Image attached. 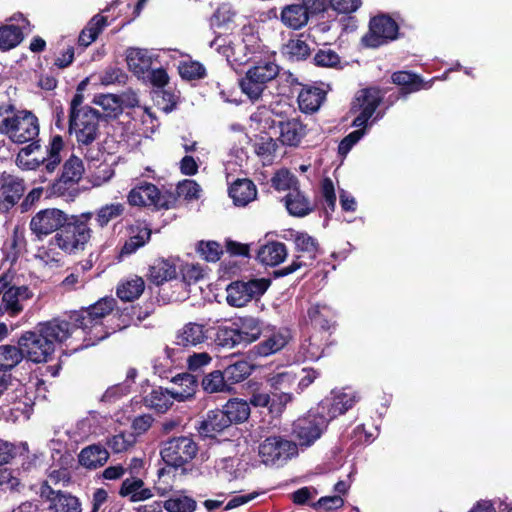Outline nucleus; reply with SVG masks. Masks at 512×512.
Segmentation results:
<instances>
[{
  "label": "nucleus",
  "instance_id": "nucleus-1",
  "mask_svg": "<svg viewBox=\"0 0 512 512\" xmlns=\"http://www.w3.org/2000/svg\"><path fill=\"white\" fill-rule=\"evenodd\" d=\"M73 339L71 323L55 318L37 325L32 331L22 334L18 340L24 356L35 363L47 362L55 351L56 343H64Z\"/></svg>",
  "mask_w": 512,
  "mask_h": 512
},
{
  "label": "nucleus",
  "instance_id": "nucleus-2",
  "mask_svg": "<svg viewBox=\"0 0 512 512\" xmlns=\"http://www.w3.org/2000/svg\"><path fill=\"white\" fill-rule=\"evenodd\" d=\"M114 305L113 298H103L89 308L69 315L66 321L73 328V339L83 340L73 348L74 351L95 345L109 336L110 331L106 329L103 319L113 311Z\"/></svg>",
  "mask_w": 512,
  "mask_h": 512
},
{
  "label": "nucleus",
  "instance_id": "nucleus-3",
  "mask_svg": "<svg viewBox=\"0 0 512 512\" xmlns=\"http://www.w3.org/2000/svg\"><path fill=\"white\" fill-rule=\"evenodd\" d=\"M382 100L381 91L377 88L363 89L357 93L355 101L352 105V111L358 112L354 118L352 126L359 129L351 132L342 139L338 146V152L342 156H346L352 147L365 135V128L369 119L374 115Z\"/></svg>",
  "mask_w": 512,
  "mask_h": 512
},
{
  "label": "nucleus",
  "instance_id": "nucleus-4",
  "mask_svg": "<svg viewBox=\"0 0 512 512\" xmlns=\"http://www.w3.org/2000/svg\"><path fill=\"white\" fill-rule=\"evenodd\" d=\"M64 147L61 136L52 137L49 145L43 150L38 142L23 147L16 157L17 166L23 170H35L44 165L47 172L52 173L61 162L60 152Z\"/></svg>",
  "mask_w": 512,
  "mask_h": 512
},
{
  "label": "nucleus",
  "instance_id": "nucleus-5",
  "mask_svg": "<svg viewBox=\"0 0 512 512\" xmlns=\"http://www.w3.org/2000/svg\"><path fill=\"white\" fill-rule=\"evenodd\" d=\"M264 45L256 32L255 28L251 25L242 28V39L239 43L234 44L223 49V53L227 60L237 65H244L250 60H253L257 55L262 54Z\"/></svg>",
  "mask_w": 512,
  "mask_h": 512
},
{
  "label": "nucleus",
  "instance_id": "nucleus-6",
  "mask_svg": "<svg viewBox=\"0 0 512 512\" xmlns=\"http://www.w3.org/2000/svg\"><path fill=\"white\" fill-rule=\"evenodd\" d=\"M0 316L15 318L24 310L25 302L32 298L33 293L27 286L10 284L7 275L0 276Z\"/></svg>",
  "mask_w": 512,
  "mask_h": 512
},
{
  "label": "nucleus",
  "instance_id": "nucleus-7",
  "mask_svg": "<svg viewBox=\"0 0 512 512\" xmlns=\"http://www.w3.org/2000/svg\"><path fill=\"white\" fill-rule=\"evenodd\" d=\"M91 233V229L85 222H68L51 239L50 244L58 247L65 253L74 254L85 249L86 244L91 238Z\"/></svg>",
  "mask_w": 512,
  "mask_h": 512
},
{
  "label": "nucleus",
  "instance_id": "nucleus-8",
  "mask_svg": "<svg viewBox=\"0 0 512 512\" xmlns=\"http://www.w3.org/2000/svg\"><path fill=\"white\" fill-rule=\"evenodd\" d=\"M69 133L78 145L92 144L100 134V116L95 109H84L69 116Z\"/></svg>",
  "mask_w": 512,
  "mask_h": 512
},
{
  "label": "nucleus",
  "instance_id": "nucleus-9",
  "mask_svg": "<svg viewBox=\"0 0 512 512\" xmlns=\"http://www.w3.org/2000/svg\"><path fill=\"white\" fill-rule=\"evenodd\" d=\"M298 453L297 444L278 436L266 438L258 446V456L266 466H280Z\"/></svg>",
  "mask_w": 512,
  "mask_h": 512
},
{
  "label": "nucleus",
  "instance_id": "nucleus-10",
  "mask_svg": "<svg viewBox=\"0 0 512 512\" xmlns=\"http://www.w3.org/2000/svg\"><path fill=\"white\" fill-rule=\"evenodd\" d=\"M270 285L265 278L235 281L228 285L227 303L233 307H244L253 299L261 297Z\"/></svg>",
  "mask_w": 512,
  "mask_h": 512
},
{
  "label": "nucleus",
  "instance_id": "nucleus-11",
  "mask_svg": "<svg viewBox=\"0 0 512 512\" xmlns=\"http://www.w3.org/2000/svg\"><path fill=\"white\" fill-rule=\"evenodd\" d=\"M197 452L198 446L194 440L187 436H181L165 442L161 449V457L167 465L178 468L192 461Z\"/></svg>",
  "mask_w": 512,
  "mask_h": 512
},
{
  "label": "nucleus",
  "instance_id": "nucleus-12",
  "mask_svg": "<svg viewBox=\"0 0 512 512\" xmlns=\"http://www.w3.org/2000/svg\"><path fill=\"white\" fill-rule=\"evenodd\" d=\"M68 221L69 216L64 211L57 208H47L38 211L31 218L29 228L38 240H42L63 228Z\"/></svg>",
  "mask_w": 512,
  "mask_h": 512
},
{
  "label": "nucleus",
  "instance_id": "nucleus-13",
  "mask_svg": "<svg viewBox=\"0 0 512 512\" xmlns=\"http://www.w3.org/2000/svg\"><path fill=\"white\" fill-rule=\"evenodd\" d=\"M325 416L317 409H312L304 417L294 422L293 433L302 446H310L314 443L327 427Z\"/></svg>",
  "mask_w": 512,
  "mask_h": 512
},
{
  "label": "nucleus",
  "instance_id": "nucleus-14",
  "mask_svg": "<svg viewBox=\"0 0 512 512\" xmlns=\"http://www.w3.org/2000/svg\"><path fill=\"white\" fill-rule=\"evenodd\" d=\"M38 118L29 111H21L12 115V122L7 131L8 138L18 144L37 142L39 135Z\"/></svg>",
  "mask_w": 512,
  "mask_h": 512
},
{
  "label": "nucleus",
  "instance_id": "nucleus-15",
  "mask_svg": "<svg viewBox=\"0 0 512 512\" xmlns=\"http://www.w3.org/2000/svg\"><path fill=\"white\" fill-rule=\"evenodd\" d=\"M290 236L295 244L296 250L304 253L305 255L297 256L290 265L281 269L279 272L281 276L292 274L303 266L311 265L318 250V243L316 239L308 233L292 231L290 232Z\"/></svg>",
  "mask_w": 512,
  "mask_h": 512
},
{
  "label": "nucleus",
  "instance_id": "nucleus-16",
  "mask_svg": "<svg viewBox=\"0 0 512 512\" xmlns=\"http://www.w3.org/2000/svg\"><path fill=\"white\" fill-rule=\"evenodd\" d=\"M398 25L390 17L381 15L371 19L369 32L363 37L366 46L376 48L397 37Z\"/></svg>",
  "mask_w": 512,
  "mask_h": 512
},
{
  "label": "nucleus",
  "instance_id": "nucleus-17",
  "mask_svg": "<svg viewBox=\"0 0 512 512\" xmlns=\"http://www.w3.org/2000/svg\"><path fill=\"white\" fill-rule=\"evenodd\" d=\"M356 395L351 391H331L316 407L329 423L332 419L344 414L356 403Z\"/></svg>",
  "mask_w": 512,
  "mask_h": 512
},
{
  "label": "nucleus",
  "instance_id": "nucleus-18",
  "mask_svg": "<svg viewBox=\"0 0 512 512\" xmlns=\"http://www.w3.org/2000/svg\"><path fill=\"white\" fill-rule=\"evenodd\" d=\"M40 494L48 502L50 512H82L81 501L69 492L54 490L45 483Z\"/></svg>",
  "mask_w": 512,
  "mask_h": 512
},
{
  "label": "nucleus",
  "instance_id": "nucleus-19",
  "mask_svg": "<svg viewBox=\"0 0 512 512\" xmlns=\"http://www.w3.org/2000/svg\"><path fill=\"white\" fill-rule=\"evenodd\" d=\"M127 200L131 206H152L156 209L168 208L166 197L160 193L154 184L146 182L132 188Z\"/></svg>",
  "mask_w": 512,
  "mask_h": 512
},
{
  "label": "nucleus",
  "instance_id": "nucleus-20",
  "mask_svg": "<svg viewBox=\"0 0 512 512\" xmlns=\"http://www.w3.org/2000/svg\"><path fill=\"white\" fill-rule=\"evenodd\" d=\"M125 60L128 69L138 78H145L158 55L153 51L140 47H128L125 51Z\"/></svg>",
  "mask_w": 512,
  "mask_h": 512
},
{
  "label": "nucleus",
  "instance_id": "nucleus-21",
  "mask_svg": "<svg viewBox=\"0 0 512 512\" xmlns=\"http://www.w3.org/2000/svg\"><path fill=\"white\" fill-rule=\"evenodd\" d=\"M24 192L22 180L3 174L0 178V213L8 212L21 198Z\"/></svg>",
  "mask_w": 512,
  "mask_h": 512
},
{
  "label": "nucleus",
  "instance_id": "nucleus-22",
  "mask_svg": "<svg viewBox=\"0 0 512 512\" xmlns=\"http://www.w3.org/2000/svg\"><path fill=\"white\" fill-rule=\"evenodd\" d=\"M309 13H312L311 8L304 2L303 4L294 3L282 8L280 20L285 27L299 30L308 23Z\"/></svg>",
  "mask_w": 512,
  "mask_h": 512
},
{
  "label": "nucleus",
  "instance_id": "nucleus-23",
  "mask_svg": "<svg viewBox=\"0 0 512 512\" xmlns=\"http://www.w3.org/2000/svg\"><path fill=\"white\" fill-rule=\"evenodd\" d=\"M278 140L285 146L297 147L306 135L305 125L296 118L279 121Z\"/></svg>",
  "mask_w": 512,
  "mask_h": 512
},
{
  "label": "nucleus",
  "instance_id": "nucleus-24",
  "mask_svg": "<svg viewBox=\"0 0 512 512\" xmlns=\"http://www.w3.org/2000/svg\"><path fill=\"white\" fill-rule=\"evenodd\" d=\"M207 339L206 330L198 323H187L176 334V344L188 347L202 344Z\"/></svg>",
  "mask_w": 512,
  "mask_h": 512
},
{
  "label": "nucleus",
  "instance_id": "nucleus-25",
  "mask_svg": "<svg viewBox=\"0 0 512 512\" xmlns=\"http://www.w3.org/2000/svg\"><path fill=\"white\" fill-rule=\"evenodd\" d=\"M288 213L295 217H305L314 210L310 200L299 190L294 189L284 197Z\"/></svg>",
  "mask_w": 512,
  "mask_h": 512
},
{
  "label": "nucleus",
  "instance_id": "nucleus-26",
  "mask_svg": "<svg viewBox=\"0 0 512 512\" xmlns=\"http://www.w3.org/2000/svg\"><path fill=\"white\" fill-rule=\"evenodd\" d=\"M325 96L326 92L319 87H303L298 94V104L300 110L304 113L316 112L323 103Z\"/></svg>",
  "mask_w": 512,
  "mask_h": 512
},
{
  "label": "nucleus",
  "instance_id": "nucleus-27",
  "mask_svg": "<svg viewBox=\"0 0 512 512\" xmlns=\"http://www.w3.org/2000/svg\"><path fill=\"white\" fill-rule=\"evenodd\" d=\"M256 195V186L248 179H238L229 188V196L236 206H246L255 200Z\"/></svg>",
  "mask_w": 512,
  "mask_h": 512
},
{
  "label": "nucleus",
  "instance_id": "nucleus-28",
  "mask_svg": "<svg viewBox=\"0 0 512 512\" xmlns=\"http://www.w3.org/2000/svg\"><path fill=\"white\" fill-rule=\"evenodd\" d=\"M287 257V249L282 242H269L261 246L257 253V259L264 265L276 266Z\"/></svg>",
  "mask_w": 512,
  "mask_h": 512
},
{
  "label": "nucleus",
  "instance_id": "nucleus-29",
  "mask_svg": "<svg viewBox=\"0 0 512 512\" xmlns=\"http://www.w3.org/2000/svg\"><path fill=\"white\" fill-rule=\"evenodd\" d=\"M119 494L122 497H129L132 502L148 500L153 497L150 488L144 486L140 478H127L122 482Z\"/></svg>",
  "mask_w": 512,
  "mask_h": 512
},
{
  "label": "nucleus",
  "instance_id": "nucleus-30",
  "mask_svg": "<svg viewBox=\"0 0 512 512\" xmlns=\"http://www.w3.org/2000/svg\"><path fill=\"white\" fill-rule=\"evenodd\" d=\"M239 339L242 343L256 341L261 335L262 329L258 319L254 317H242L233 322Z\"/></svg>",
  "mask_w": 512,
  "mask_h": 512
},
{
  "label": "nucleus",
  "instance_id": "nucleus-31",
  "mask_svg": "<svg viewBox=\"0 0 512 512\" xmlns=\"http://www.w3.org/2000/svg\"><path fill=\"white\" fill-rule=\"evenodd\" d=\"M197 501L185 491H177L163 501V508L167 512H195Z\"/></svg>",
  "mask_w": 512,
  "mask_h": 512
},
{
  "label": "nucleus",
  "instance_id": "nucleus-32",
  "mask_svg": "<svg viewBox=\"0 0 512 512\" xmlns=\"http://www.w3.org/2000/svg\"><path fill=\"white\" fill-rule=\"evenodd\" d=\"M108 458L107 450L96 444L84 448L78 456L79 463L88 469H96L103 466Z\"/></svg>",
  "mask_w": 512,
  "mask_h": 512
},
{
  "label": "nucleus",
  "instance_id": "nucleus-33",
  "mask_svg": "<svg viewBox=\"0 0 512 512\" xmlns=\"http://www.w3.org/2000/svg\"><path fill=\"white\" fill-rule=\"evenodd\" d=\"M289 332L287 330H281L271 334L268 338L260 342L254 347L255 352L259 356H269L280 351L289 340Z\"/></svg>",
  "mask_w": 512,
  "mask_h": 512
},
{
  "label": "nucleus",
  "instance_id": "nucleus-34",
  "mask_svg": "<svg viewBox=\"0 0 512 512\" xmlns=\"http://www.w3.org/2000/svg\"><path fill=\"white\" fill-rule=\"evenodd\" d=\"M145 288L144 280L141 277H128L117 286V296L122 301H133L141 296Z\"/></svg>",
  "mask_w": 512,
  "mask_h": 512
},
{
  "label": "nucleus",
  "instance_id": "nucleus-35",
  "mask_svg": "<svg viewBox=\"0 0 512 512\" xmlns=\"http://www.w3.org/2000/svg\"><path fill=\"white\" fill-rule=\"evenodd\" d=\"M176 276V266L169 260L158 259L149 268V279L156 285L172 280Z\"/></svg>",
  "mask_w": 512,
  "mask_h": 512
},
{
  "label": "nucleus",
  "instance_id": "nucleus-36",
  "mask_svg": "<svg viewBox=\"0 0 512 512\" xmlns=\"http://www.w3.org/2000/svg\"><path fill=\"white\" fill-rule=\"evenodd\" d=\"M116 314L118 315L119 323L113 331L124 329L130 325H139L149 316L147 310L143 311L141 307L134 305L125 306L121 310L118 309Z\"/></svg>",
  "mask_w": 512,
  "mask_h": 512
},
{
  "label": "nucleus",
  "instance_id": "nucleus-37",
  "mask_svg": "<svg viewBox=\"0 0 512 512\" xmlns=\"http://www.w3.org/2000/svg\"><path fill=\"white\" fill-rule=\"evenodd\" d=\"M173 395L171 390L156 387L144 397V403L147 407L155 409L158 412H166L173 404Z\"/></svg>",
  "mask_w": 512,
  "mask_h": 512
},
{
  "label": "nucleus",
  "instance_id": "nucleus-38",
  "mask_svg": "<svg viewBox=\"0 0 512 512\" xmlns=\"http://www.w3.org/2000/svg\"><path fill=\"white\" fill-rule=\"evenodd\" d=\"M151 230L146 226L132 228L131 235L124 243L120 251V257L129 256L144 246L150 239Z\"/></svg>",
  "mask_w": 512,
  "mask_h": 512
},
{
  "label": "nucleus",
  "instance_id": "nucleus-39",
  "mask_svg": "<svg viewBox=\"0 0 512 512\" xmlns=\"http://www.w3.org/2000/svg\"><path fill=\"white\" fill-rule=\"evenodd\" d=\"M224 413L230 423H243L250 416L249 403L243 399L233 398L230 399L223 406Z\"/></svg>",
  "mask_w": 512,
  "mask_h": 512
},
{
  "label": "nucleus",
  "instance_id": "nucleus-40",
  "mask_svg": "<svg viewBox=\"0 0 512 512\" xmlns=\"http://www.w3.org/2000/svg\"><path fill=\"white\" fill-rule=\"evenodd\" d=\"M230 426L224 410L209 411L205 420L199 426V430L206 436L220 432Z\"/></svg>",
  "mask_w": 512,
  "mask_h": 512
},
{
  "label": "nucleus",
  "instance_id": "nucleus-41",
  "mask_svg": "<svg viewBox=\"0 0 512 512\" xmlns=\"http://www.w3.org/2000/svg\"><path fill=\"white\" fill-rule=\"evenodd\" d=\"M247 73L256 82L266 85L267 82L273 80L278 75L279 67L274 61L265 60L258 62Z\"/></svg>",
  "mask_w": 512,
  "mask_h": 512
},
{
  "label": "nucleus",
  "instance_id": "nucleus-42",
  "mask_svg": "<svg viewBox=\"0 0 512 512\" xmlns=\"http://www.w3.org/2000/svg\"><path fill=\"white\" fill-rule=\"evenodd\" d=\"M217 468L231 481L244 476L246 464L238 457H225L217 462Z\"/></svg>",
  "mask_w": 512,
  "mask_h": 512
},
{
  "label": "nucleus",
  "instance_id": "nucleus-43",
  "mask_svg": "<svg viewBox=\"0 0 512 512\" xmlns=\"http://www.w3.org/2000/svg\"><path fill=\"white\" fill-rule=\"evenodd\" d=\"M95 430V419L90 416L77 421L67 430V435L73 442L79 443L85 441L90 435L95 433Z\"/></svg>",
  "mask_w": 512,
  "mask_h": 512
},
{
  "label": "nucleus",
  "instance_id": "nucleus-44",
  "mask_svg": "<svg viewBox=\"0 0 512 512\" xmlns=\"http://www.w3.org/2000/svg\"><path fill=\"white\" fill-rule=\"evenodd\" d=\"M174 383L179 387L171 390L174 400L185 401L192 397L196 390V381L189 374L178 375L174 378Z\"/></svg>",
  "mask_w": 512,
  "mask_h": 512
},
{
  "label": "nucleus",
  "instance_id": "nucleus-45",
  "mask_svg": "<svg viewBox=\"0 0 512 512\" xmlns=\"http://www.w3.org/2000/svg\"><path fill=\"white\" fill-rule=\"evenodd\" d=\"M24 357L21 348L13 345H0V372L15 367Z\"/></svg>",
  "mask_w": 512,
  "mask_h": 512
},
{
  "label": "nucleus",
  "instance_id": "nucleus-46",
  "mask_svg": "<svg viewBox=\"0 0 512 512\" xmlns=\"http://www.w3.org/2000/svg\"><path fill=\"white\" fill-rule=\"evenodd\" d=\"M23 39L20 27L15 25H4L0 27V49L3 51L16 47Z\"/></svg>",
  "mask_w": 512,
  "mask_h": 512
},
{
  "label": "nucleus",
  "instance_id": "nucleus-47",
  "mask_svg": "<svg viewBox=\"0 0 512 512\" xmlns=\"http://www.w3.org/2000/svg\"><path fill=\"white\" fill-rule=\"evenodd\" d=\"M125 210V206L122 203H110L100 207L95 213L96 223L100 227H105L108 223L118 217H120Z\"/></svg>",
  "mask_w": 512,
  "mask_h": 512
},
{
  "label": "nucleus",
  "instance_id": "nucleus-48",
  "mask_svg": "<svg viewBox=\"0 0 512 512\" xmlns=\"http://www.w3.org/2000/svg\"><path fill=\"white\" fill-rule=\"evenodd\" d=\"M83 172L84 167L82 161L76 156H71L64 163L61 181L65 184L76 183L81 179Z\"/></svg>",
  "mask_w": 512,
  "mask_h": 512
},
{
  "label": "nucleus",
  "instance_id": "nucleus-49",
  "mask_svg": "<svg viewBox=\"0 0 512 512\" xmlns=\"http://www.w3.org/2000/svg\"><path fill=\"white\" fill-rule=\"evenodd\" d=\"M298 377L295 369L290 368L273 374L269 377L268 382L275 391H284L289 389Z\"/></svg>",
  "mask_w": 512,
  "mask_h": 512
},
{
  "label": "nucleus",
  "instance_id": "nucleus-50",
  "mask_svg": "<svg viewBox=\"0 0 512 512\" xmlns=\"http://www.w3.org/2000/svg\"><path fill=\"white\" fill-rule=\"evenodd\" d=\"M95 105L100 106L107 117H115L121 113V100L114 94H99L93 99Z\"/></svg>",
  "mask_w": 512,
  "mask_h": 512
},
{
  "label": "nucleus",
  "instance_id": "nucleus-51",
  "mask_svg": "<svg viewBox=\"0 0 512 512\" xmlns=\"http://www.w3.org/2000/svg\"><path fill=\"white\" fill-rule=\"evenodd\" d=\"M251 365L245 360H239L227 366L224 370L226 380L231 383H238L243 381L251 374Z\"/></svg>",
  "mask_w": 512,
  "mask_h": 512
},
{
  "label": "nucleus",
  "instance_id": "nucleus-52",
  "mask_svg": "<svg viewBox=\"0 0 512 512\" xmlns=\"http://www.w3.org/2000/svg\"><path fill=\"white\" fill-rule=\"evenodd\" d=\"M308 316L316 326H319L322 329H328L330 327L333 312L329 306L317 304L309 308Z\"/></svg>",
  "mask_w": 512,
  "mask_h": 512
},
{
  "label": "nucleus",
  "instance_id": "nucleus-53",
  "mask_svg": "<svg viewBox=\"0 0 512 512\" xmlns=\"http://www.w3.org/2000/svg\"><path fill=\"white\" fill-rule=\"evenodd\" d=\"M202 387L208 393L225 391L227 389V384L224 372L215 370L207 374L202 380Z\"/></svg>",
  "mask_w": 512,
  "mask_h": 512
},
{
  "label": "nucleus",
  "instance_id": "nucleus-54",
  "mask_svg": "<svg viewBox=\"0 0 512 512\" xmlns=\"http://www.w3.org/2000/svg\"><path fill=\"white\" fill-rule=\"evenodd\" d=\"M284 53L292 60H302L310 54V47L304 39L298 37L288 41L284 47Z\"/></svg>",
  "mask_w": 512,
  "mask_h": 512
},
{
  "label": "nucleus",
  "instance_id": "nucleus-55",
  "mask_svg": "<svg viewBox=\"0 0 512 512\" xmlns=\"http://www.w3.org/2000/svg\"><path fill=\"white\" fill-rule=\"evenodd\" d=\"M236 16L237 13L230 4H221L211 18V25L217 27L229 26L235 21Z\"/></svg>",
  "mask_w": 512,
  "mask_h": 512
},
{
  "label": "nucleus",
  "instance_id": "nucleus-56",
  "mask_svg": "<svg viewBox=\"0 0 512 512\" xmlns=\"http://www.w3.org/2000/svg\"><path fill=\"white\" fill-rule=\"evenodd\" d=\"M179 74L183 79L194 80L205 76V67L198 61L184 60L179 63Z\"/></svg>",
  "mask_w": 512,
  "mask_h": 512
},
{
  "label": "nucleus",
  "instance_id": "nucleus-57",
  "mask_svg": "<svg viewBox=\"0 0 512 512\" xmlns=\"http://www.w3.org/2000/svg\"><path fill=\"white\" fill-rule=\"evenodd\" d=\"M215 342L217 345L227 348L241 344L234 325L231 327L220 326L216 332Z\"/></svg>",
  "mask_w": 512,
  "mask_h": 512
},
{
  "label": "nucleus",
  "instance_id": "nucleus-58",
  "mask_svg": "<svg viewBox=\"0 0 512 512\" xmlns=\"http://www.w3.org/2000/svg\"><path fill=\"white\" fill-rule=\"evenodd\" d=\"M272 185L278 191L298 189L297 178L286 169L279 170L272 178Z\"/></svg>",
  "mask_w": 512,
  "mask_h": 512
},
{
  "label": "nucleus",
  "instance_id": "nucleus-59",
  "mask_svg": "<svg viewBox=\"0 0 512 512\" xmlns=\"http://www.w3.org/2000/svg\"><path fill=\"white\" fill-rule=\"evenodd\" d=\"M177 194L185 200H197L201 196V187L194 180L186 179L177 185Z\"/></svg>",
  "mask_w": 512,
  "mask_h": 512
},
{
  "label": "nucleus",
  "instance_id": "nucleus-60",
  "mask_svg": "<svg viewBox=\"0 0 512 512\" xmlns=\"http://www.w3.org/2000/svg\"><path fill=\"white\" fill-rule=\"evenodd\" d=\"M135 443V437L132 433H120L111 437L108 441V447L115 453L126 451Z\"/></svg>",
  "mask_w": 512,
  "mask_h": 512
},
{
  "label": "nucleus",
  "instance_id": "nucleus-61",
  "mask_svg": "<svg viewBox=\"0 0 512 512\" xmlns=\"http://www.w3.org/2000/svg\"><path fill=\"white\" fill-rule=\"evenodd\" d=\"M314 62L320 67H336L340 63V57L332 49L324 48L315 54Z\"/></svg>",
  "mask_w": 512,
  "mask_h": 512
},
{
  "label": "nucleus",
  "instance_id": "nucleus-62",
  "mask_svg": "<svg viewBox=\"0 0 512 512\" xmlns=\"http://www.w3.org/2000/svg\"><path fill=\"white\" fill-rule=\"evenodd\" d=\"M197 250L200 255L209 262H216L222 254L220 244L215 241L200 242Z\"/></svg>",
  "mask_w": 512,
  "mask_h": 512
},
{
  "label": "nucleus",
  "instance_id": "nucleus-63",
  "mask_svg": "<svg viewBox=\"0 0 512 512\" xmlns=\"http://www.w3.org/2000/svg\"><path fill=\"white\" fill-rule=\"evenodd\" d=\"M153 99L157 106L165 113L171 112L176 105L174 94L163 89L155 90Z\"/></svg>",
  "mask_w": 512,
  "mask_h": 512
},
{
  "label": "nucleus",
  "instance_id": "nucleus-64",
  "mask_svg": "<svg viewBox=\"0 0 512 512\" xmlns=\"http://www.w3.org/2000/svg\"><path fill=\"white\" fill-rule=\"evenodd\" d=\"M240 87L243 93L251 100H257L261 96L265 85L256 82L255 79H252L250 75L246 73L245 78L240 81Z\"/></svg>",
  "mask_w": 512,
  "mask_h": 512
}]
</instances>
